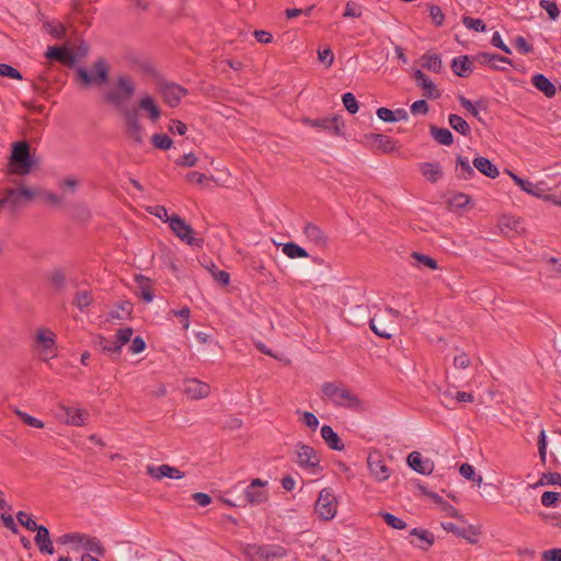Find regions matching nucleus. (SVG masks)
Returning <instances> with one entry per match:
<instances>
[{"instance_id": "f257e3e1", "label": "nucleus", "mask_w": 561, "mask_h": 561, "mask_svg": "<svg viewBox=\"0 0 561 561\" xmlns=\"http://www.w3.org/2000/svg\"><path fill=\"white\" fill-rule=\"evenodd\" d=\"M35 164L36 161L31 154V145L27 141L21 140L12 144L9 158L10 173L26 175L31 173Z\"/></svg>"}, {"instance_id": "f03ea898", "label": "nucleus", "mask_w": 561, "mask_h": 561, "mask_svg": "<svg viewBox=\"0 0 561 561\" xmlns=\"http://www.w3.org/2000/svg\"><path fill=\"white\" fill-rule=\"evenodd\" d=\"M36 196L32 188L19 185V187H5L0 197V208H9L12 213L30 203Z\"/></svg>"}, {"instance_id": "7ed1b4c3", "label": "nucleus", "mask_w": 561, "mask_h": 561, "mask_svg": "<svg viewBox=\"0 0 561 561\" xmlns=\"http://www.w3.org/2000/svg\"><path fill=\"white\" fill-rule=\"evenodd\" d=\"M322 392L335 405L347 409H356L360 405V400L356 394L350 389L334 382H324L322 385Z\"/></svg>"}, {"instance_id": "20e7f679", "label": "nucleus", "mask_w": 561, "mask_h": 561, "mask_svg": "<svg viewBox=\"0 0 561 561\" xmlns=\"http://www.w3.org/2000/svg\"><path fill=\"white\" fill-rule=\"evenodd\" d=\"M136 91V84L128 76H119L116 87L104 94V101L115 106H121L129 100Z\"/></svg>"}, {"instance_id": "39448f33", "label": "nucleus", "mask_w": 561, "mask_h": 561, "mask_svg": "<svg viewBox=\"0 0 561 561\" xmlns=\"http://www.w3.org/2000/svg\"><path fill=\"white\" fill-rule=\"evenodd\" d=\"M124 118L125 134L136 145L144 144L145 128L140 123L139 113L136 108L121 107Z\"/></svg>"}, {"instance_id": "423d86ee", "label": "nucleus", "mask_w": 561, "mask_h": 561, "mask_svg": "<svg viewBox=\"0 0 561 561\" xmlns=\"http://www.w3.org/2000/svg\"><path fill=\"white\" fill-rule=\"evenodd\" d=\"M77 78L83 85H102L108 81L110 69L104 58H99L93 64V71L84 68L77 69Z\"/></svg>"}, {"instance_id": "0eeeda50", "label": "nucleus", "mask_w": 561, "mask_h": 561, "mask_svg": "<svg viewBox=\"0 0 561 561\" xmlns=\"http://www.w3.org/2000/svg\"><path fill=\"white\" fill-rule=\"evenodd\" d=\"M296 462L301 469L311 474H317L321 471V457L313 447L307 444L298 443L296 445Z\"/></svg>"}, {"instance_id": "6e6552de", "label": "nucleus", "mask_w": 561, "mask_h": 561, "mask_svg": "<svg viewBox=\"0 0 561 561\" xmlns=\"http://www.w3.org/2000/svg\"><path fill=\"white\" fill-rule=\"evenodd\" d=\"M169 226L173 233L188 245L198 249L203 248L204 239L194 237L193 228L179 215H171L169 219Z\"/></svg>"}, {"instance_id": "1a4fd4ad", "label": "nucleus", "mask_w": 561, "mask_h": 561, "mask_svg": "<svg viewBox=\"0 0 561 561\" xmlns=\"http://www.w3.org/2000/svg\"><path fill=\"white\" fill-rule=\"evenodd\" d=\"M337 500L330 488L320 491L314 504V511L323 520H331L335 517Z\"/></svg>"}, {"instance_id": "9d476101", "label": "nucleus", "mask_w": 561, "mask_h": 561, "mask_svg": "<svg viewBox=\"0 0 561 561\" xmlns=\"http://www.w3.org/2000/svg\"><path fill=\"white\" fill-rule=\"evenodd\" d=\"M158 90L163 101L171 107H176L187 94V90L184 87L168 80H160L158 82Z\"/></svg>"}, {"instance_id": "9b49d317", "label": "nucleus", "mask_w": 561, "mask_h": 561, "mask_svg": "<svg viewBox=\"0 0 561 561\" xmlns=\"http://www.w3.org/2000/svg\"><path fill=\"white\" fill-rule=\"evenodd\" d=\"M266 485L267 481L253 479L243 491L244 502L250 505H259L266 502L268 499V493L264 490Z\"/></svg>"}, {"instance_id": "f8f14e48", "label": "nucleus", "mask_w": 561, "mask_h": 561, "mask_svg": "<svg viewBox=\"0 0 561 561\" xmlns=\"http://www.w3.org/2000/svg\"><path fill=\"white\" fill-rule=\"evenodd\" d=\"M506 172L510 174V176L512 178L514 183L522 188V191L526 192L527 194H529L531 196L540 198L543 196V193H547L550 191V187L543 181H540L538 183H531L528 180L519 178L517 174H515L514 172H512L510 170H506Z\"/></svg>"}, {"instance_id": "ddd939ff", "label": "nucleus", "mask_w": 561, "mask_h": 561, "mask_svg": "<svg viewBox=\"0 0 561 561\" xmlns=\"http://www.w3.org/2000/svg\"><path fill=\"white\" fill-rule=\"evenodd\" d=\"M367 466L371 476H374L377 481H386L389 478V468L386 466L381 454L377 450L369 453Z\"/></svg>"}, {"instance_id": "4468645a", "label": "nucleus", "mask_w": 561, "mask_h": 561, "mask_svg": "<svg viewBox=\"0 0 561 561\" xmlns=\"http://www.w3.org/2000/svg\"><path fill=\"white\" fill-rule=\"evenodd\" d=\"M45 57L68 67H72L77 62L76 54L71 49L61 46H49L45 53Z\"/></svg>"}, {"instance_id": "2eb2a0df", "label": "nucleus", "mask_w": 561, "mask_h": 561, "mask_svg": "<svg viewBox=\"0 0 561 561\" xmlns=\"http://www.w3.org/2000/svg\"><path fill=\"white\" fill-rule=\"evenodd\" d=\"M307 122L317 128H322L324 130H328L334 136H342V128L344 127V121L341 116L335 115L332 117H321L317 119H307Z\"/></svg>"}, {"instance_id": "dca6fc26", "label": "nucleus", "mask_w": 561, "mask_h": 561, "mask_svg": "<svg viewBox=\"0 0 561 561\" xmlns=\"http://www.w3.org/2000/svg\"><path fill=\"white\" fill-rule=\"evenodd\" d=\"M442 527L457 537L466 539L469 543L476 545L481 534L480 527L470 525L467 528H460L453 523H443Z\"/></svg>"}, {"instance_id": "f3484780", "label": "nucleus", "mask_w": 561, "mask_h": 561, "mask_svg": "<svg viewBox=\"0 0 561 561\" xmlns=\"http://www.w3.org/2000/svg\"><path fill=\"white\" fill-rule=\"evenodd\" d=\"M37 343L42 346V352L44 353L43 359L48 360L56 356V342L54 337V333L50 331L39 330L37 332Z\"/></svg>"}, {"instance_id": "a211bd4d", "label": "nucleus", "mask_w": 561, "mask_h": 561, "mask_svg": "<svg viewBox=\"0 0 561 561\" xmlns=\"http://www.w3.org/2000/svg\"><path fill=\"white\" fill-rule=\"evenodd\" d=\"M408 465L421 474H430L434 470V462L430 458H423L419 451H412L408 456Z\"/></svg>"}, {"instance_id": "6ab92c4d", "label": "nucleus", "mask_w": 561, "mask_h": 561, "mask_svg": "<svg viewBox=\"0 0 561 561\" xmlns=\"http://www.w3.org/2000/svg\"><path fill=\"white\" fill-rule=\"evenodd\" d=\"M36 536L34 538L35 543L41 553L54 554L55 548L53 541L50 539V534L47 527L44 525H39L37 529H35Z\"/></svg>"}, {"instance_id": "aec40b11", "label": "nucleus", "mask_w": 561, "mask_h": 561, "mask_svg": "<svg viewBox=\"0 0 561 561\" xmlns=\"http://www.w3.org/2000/svg\"><path fill=\"white\" fill-rule=\"evenodd\" d=\"M413 78L416 84L424 90V95L430 99L440 98V92L436 85L420 69L414 70Z\"/></svg>"}, {"instance_id": "412c9836", "label": "nucleus", "mask_w": 561, "mask_h": 561, "mask_svg": "<svg viewBox=\"0 0 561 561\" xmlns=\"http://www.w3.org/2000/svg\"><path fill=\"white\" fill-rule=\"evenodd\" d=\"M531 84L540 91L546 98H553L557 93V87L542 73H536L531 77Z\"/></svg>"}, {"instance_id": "4be33fe9", "label": "nucleus", "mask_w": 561, "mask_h": 561, "mask_svg": "<svg viewBox=\"0 0 561 561\" xmlns=\"http://www.w3.org/2000/svg\"><path fill=\"white\" fill-rule=\"evenodd\" d=\"M256 554L265 561H273L285 558L287 549L279 545H265L257 547Z\"/></svg>"}, {"instance_id": "5701e85b", "label": "nucleus", "mask_w": 561, "mask_h": 561, "mask_svg": "<svg viewBox=\"0 0 561 561\" xmlns=\"http://www.w3.org/2000/svg\"><path fill=\"white\" fill-rule=\"evenodd\" d=\"M210 392V387L197 379H192L186 382L185 393L193 400L206 398Z\"/></svg>"}, {"instance_id": "b1692460", "label": "nucleus", "mask_w": 561, "mask_h": 561, "mask_svg": "<svg viewBox=\"0 0 561 561\" xmlns=\"http://www.w3.org/2000/svg\"><path fill=\"white\" fill-rule=\"evenodd\" d=\"M304 233L306 238L317 247L324 248L328 243V237L323 230L312 222L305 225Z\"/></svg>"}, {"instance_id": "393cba45", "label": "nucleus", "mask_w": 561, "mask_h": 561, "mask_svg": "<svg viewBox=\"0 0 561 561\" xmlns=\"http://www.w3.org/2000/svg\"><path fill=\"white\" fill-rule=\"evenodd\" d=\"M453 72L461 78H467L472 72V61L469 56H458L451 61Z\"/></svg>"}, {"instance_id": "a878e982", "label": "nucleus", "mask_w": 561, "mask_h": 561, "mask_svg": "<svg viewBox=\"0 0 561 561\" xmlns=\"http://www.w3.org/2000/svg\"><path fill=\"white\" fill-rule=\"evenodd\" d=\"M472 163L480 173L490 179H495L500 174L497 167L485 157H476Z\"/></svg>"}, {"instance_id": "bb28decb", "label": "nucleus", "mask_w": 561, "mask_h": 561, "mask_svg": "<svg viewBox=\"0 0 561 561\" xmlns=\"http://www.w3.org/2000/svg\"><path fill=\"white\" fill-rule=\"evenodd\" d=\"M321 437L332 450H344L345 446L342 443L337 433L330 425H323L321 427Z\"/></svg>"}, {"instance_id": "cd10ccee", "label": "nucleus", "mask_w": 561, "mask_h": 561, "mask_svg": "<svg viewBox=\"0 0 561 561\" xmlns=\"http://www.w3.org/2000/svg\"><path fill=\"white\" fill-rule=\"evenodd\" d=\"M138 106L140 110L148 113L151 122L156 123L161 116V110L156 103L154 99L150 95H145L139 100Z\"/></svg>"}, {"instance_id": "c85d7f7f", "label": "nucleus", "mask_w": 561, "mask_h": 561, "mask_svg": "<svg viewBox=\"0 0 561 561\" xmlns=\"http://www.w3.org/2000/svg\"><path fill=\"white\" fill-rule=\"evenodd\" d=\"M473 59L477 60L478 62L482 64V65H491V67L494 70H501V71H504L505 68L492 64L493 61L496 60V61L505 62V64H508V65H513V60L512 59H510L507 57H504V56H501V55H497V54H491V53H479L478 55H476L473 57Z\"/></svg>"}, {"instance_id": "c756f323", "label": "nucleus", "mask_w": 561, "mask_h": 561, "mask_svg": "<svg viewBox=\"0 0 561 561\" xmlns=\"http://www.w3.org/2000/svg\"><path fill=\"white\" fill-rule=\"evenodd\" d=\"M65 414L67 416V424L73 426H82L85 423V420L89 416V412L83 409H77L72 407H62Z\"/></svg>"}, {"instance_id": "7c9ffc66", "label": "nucleus", "mask_w": 561, "mask_h": 561, "mask_svg": "<svg viewBox=\"0 0 561 561\" xmlns=\"http://www.w3.org/2000/svg\"><path fill=\"white\" fill-rule=\"evenodd\" d=\"M430 134L433 139L444 146H451L454 144V135L447 128L438 127L434 124L430 125Z\"/></svg>"}, {"instance_id": "2f4dec72", "label": "nucleus", "mask_w": 561, "mask_h": 561, "mask_svg": "<svg viewBox=\"0 0 561 561\" xmlns=\"http://www.w3.org/2000/svg\"><path fill=\"white\" fill-rule=\"evenodd\" d=\"M422 175L431 183H436L443 176V169L438 163L424 162L420 165Z\"/></svg>"}, {"instance_id": "473e14b6", "label": "nucleus", "mask_w": 561, "mask_h": 561, "mask_svg": "<svg viewBox=\"0 0 561 561\" xmlns=\"http://www.w3.org/2000/svg\"><path fill=\"white\" fill-rule=\"evenodd\" d=\"M456 174L457 178L460 180H471L476 172L473 168L470 165V162L468 158H465L462 156H457L456 158Z\"/></svg>"}, {"instance_id": "72a5a7b5", "label": "nucleus", "mask_w": 561, "mask_h": 561, "mask_svg": "<svg viewBox=\"0 0 561 561\" xmlns=\"http://www.w3.org/2000/svg\"><path fill=\"white\" fill-rule=\"evenodd\" d=\"M80 545H82V547L87 551L93 552L99 557L105 556L106 550H105L104 546L102 545L101 540L96 537H92V536L83 534V539L81 540Z\"/></svg>"}, {"instance_id": "f704fd0d", "label": "nucleus", "mask_w": 561, "mask_h": 561, "mask_svg": "<svg viewBox=\"0 0 561 561\" xmlns=\"http://www.w3.org/2000/svg\"><path fill=\"white\" fill-rule=\"evenodd\" d=\"M368 139H373L377 147L383 152V153H390L396 149V144L393 139L389 136L381 135V134H370L366 136Z\"/></svg>"}, {"instance_id": "c9c22d12", "label": "nucleus", "mask_w": 561, "mask_h": 561, "mask_svg": "<svg viewBox=\"0 0 561 561\" xmlns=\"http://www.w3.org/2000/svg\"><path fill=\"white\" fill-rule=\"evenodd\" d=\"M135 279L139 285L141 299L146 302H151L154 297V293L150 284L151 280L144 275H136Z\"/></svg>"}, {"instance_id": "e433bc0d", "label": "nucleus", "mask_w": 561, "mask_h": 561, "mask_svg": "<svg viewBox=\"0 0 561 561\" xmlns=\"http://www.w3.org/2000/svg\"><path fill=\"white\" fill-rule=\"evenodd\" d=\"M421 59H422L423 68H425L430 71H433L435 73H439L442 71L443 66H442V59H440L439 55L425 53Z\"/></svg>"}, {"instance_id": "4c0bfd02", "label": "nucleus", "mask_w": 561, "mask_h": 561, "mask_svg": "<svg viewBox=\"0 0 561 561\" xmlns=\"http://www.w3.org/2000/svg\"><path fill=\"white\" fill-rule=\"evenodd\" d=\"M410 535L420 539L421 543H419L417 547L423 550H427L435 541L434 534L427 529L413 528Z\"/></svg>"}, {"instance_id": "58836bf2", "label": "nucleus", "mask_w": 561, "mask_h": 561, "mask_svg": "<svg viewBox=\"0 0 561 561\" xmlns=\"http://www.w3.org/2000/svg\"><path fill=\"white\" fill-rule=\"evenodd\" d=\"M448 123L454 130L463 136H469L471 133L469 124L457 114H449Z\"/></svg>"}, {"instance_id": "ea45409f", "label": "nucleus", "mask_w": 561, "mask_h": 561, "mask_svg": "<svg viewBox=\"0 0 561 561\" xmlns=\"http://www.w3.org/2000/svg\"><path fill=\"white\" fill-rule=\"evenodd\" d=\"M48 279L56 290L64 291L66 289L67 276L64 270L55 268L49 274Z\"/></svg>"}, {"instance_id": "a19ab883", "label": "nucleus", "mask_w": 561, "mask_h": 561, "mask_svg": "<svg viewBox=\"0 0 561 561\" xmlns=\"http://www.w3.org/2000/svg\"><path fill=\"white\" fill-rule=\"evenodd\" d=\"M93 302V297L89 290H80L76 293L73 305L80 310L84 311Z\"/></svg>"}, {"instance_id": "79ce46f5", "label": "nucleus", "mask_w": 561, "mask_h": 561, "mask_svg": "<svg viewBox=\"0 0 561 561\" xmlns=\"http://www.w3.org/2000/svg\"><path fill=\"white\" fill-rule=\"evenodd\" d=\"M283 252L290 259L308 257V252L295 242L283 244Z\"/></svg>"}, {"instance_id": "37998d69", "label": "nucleus", "mask_w": 561, "mask_h": 561, "mask_svg": "<svg viewBox=\"0 0 561 561\" xmlns=\"http://www.w3.org/2000/svg\"><path fill=\"white\" fill-rule=\"evenodd\" d=\"M131 312H133V304L129 301H122L118 305L117 310L111 311L110 316L112 319L123 320V319L129 318L131 316Z\"/></svg>"}, {"instance_id": "c03bdc74", "label": "nucleus", "mask_w": 561, "mask_h": 561, "mask_svg": "<svg viewBox=\"0 0 561 561\" xmlns=\"http://www.w3.org/2000/svg\"><path fill=\"white\" fill-rule=\"evenodd\" d=\"M469 195L465 193L455 194L448 202V207L450 210L462 209L470 203Z\"/></svg>"}, {"instance_id": "a18cd8bd", "label": "nucleus", "mask_w": 561, "mask_h": 561, "mask_svg": "<svg viewBox=\"0 0 561 561\" xmlns=\"http://www.w3.org/2000/svg\"><path fill=\"white\" fill-rule=\"evenodd\" d=\"M459 473L467 480L476 482L478 485L482 483V477L476 473L473 466L470 463H462L459 468Z\"/></svg>"}, {"instance_id": "49530a36", "label": "nucleus", "mask_w": 561, "mask_h": 561, "mask_svg": "<svg viewBox=\"0 0 561 561\" xmlns=\"http://www.w3.org/2000/svg\"><path fill=\"white\" fill-rule=\"evenodd\" d=\"M206 268L209 271V273L213 275L214 279L218 282L222 286H227L230 282V275L226 271H219L217 270L216 265L214 263H210L209 265H206Z\"/></svg>"}, {"instance_id": "de8ad7c7", "label": "nucleus", "mask_w": 561, "mask_h": 561, "mask_svg": "<svg viewBox=\"0 0 561 561\" xmlns=\"http://www.w3.org/2000/svg\"><path fill=\"white\" fill-rule=\"evenodd\" d=\"M96 344L105 353L116 356L121 354L119 345L112 343L104 336H99Z\"/></svg>"}, {"instance_id": "09e8293b", "label": "nucleus", "mask_w": 561, "mask_h": 561, "mask_svg": "<svg viewBox=\"0 0 561 561\" xmlns=\"http://www.w3.org/2000/svg\"><path fill=\"white\" fill-rule=\"evenodd\" d=\"M152 145L157 149L168 150L172 147V139L165 134H154L151 138Z\"/></svg>"}, {"instance_id": "8fccbe9b", "label": "nucleus", "mask_w": 561, "mask_h": 561, "mask_svg": "<svg viewBox=\"0 0 561 561\" xmlns=\"http://www.w3.org/2000/svg\"><path fill=\"white\" fill-rule=\"evenodd\" d=\"M14 412L24 424L35 428L44 427V423L41 420L27 414L26 412H23L19 409H15Z\"/></svg>"}, {"instance_id": "3c124183", "label": "nucleus", "mask_w": 561, "mask_h": 561, "mask_svg": "<svg viewBox=\"0 0 561 561\" xmlns=\"http://www.w3.org/2000/svg\"><path fill=\"white\" fill-rule=\"evenodd\" d=\"M381 517L383 518L385 523L390 526L391 528H394V529H404L407 527V523L394 516L393 514H390V513H380Z\"/></svg>"}, {"instance_id": "603ef678", "label": "nucleus", "mask_w": 561, "mask_h": 561, "mask_svg": "<svg viewBox=\"0 0 561 561\" xmlns=\"http://www.w3.org/2000/svg\"><path fill=\"white\" fill-rule=\"evenodd\" d=\"M411 256L416 261L417 265H424L431 270H437L438 267L437 262L428 255L412 252Z\"/></svg>"}, {"instance_id": "864d4df0", "label": "nucleus", "mask_w": 561, "mask_h": 561, "mask_svg": "<svg viewBox=\"0 0 561 561\" xmlns=\"http://www.w3.org/2000/svg\"><path fill=\"white\" fill-rule=\"evenodd\" d=\"M342 102L344 107L351 113L355 114L359 110L358 102L355 98V95L351 92H346L342 95Z\"/></svg>"}, {"instance_id": "5fc2aeb1", "label": "nucleus", "mask_w": 561, "mask_h": 561, "mask_svg": "<svg viewBox=\"0 0 561 561\" xmlns=\"http://www.w3.org/2000/svg\"><path fill=\"white\" fill-rule=\"evenodd\" d=\"M539 5L547 11L549 18L556 21L560 14V10L556 1L540 0Z\"/></svg>"}, {"instance_id": "6e6d98bb", "label": "nucleus", "mask_w": 561, "mask_h": 561, "mask_svg": "<svg viewBox=\"0 0 561 561\" xmlns=\"http://www.w3.org/2000/svg\"><path fill=\"white\" fill-rule=\"evenodd\" d=\"M462 23L467 28L473 30L476 32H484L486 30V25L481 19L463 16Z\"/></svg>"}, {"instance_id": "4d7b16f0", "label": "nucleus", "mask_w": 561, "mask_h": 561, "mask_svg": "<svg viewBox=\"0 0 561 561\" xmlns=\"http://www.w3.org/2000/svg\"><path fill=\"white\" fill-rule=\"evenodd\" d=\"M18 522L25 527L30 531H35L38 528V524H36L27 513L20 511L16 513Z\"/></svg>"}, {"instance_id": "13d9d810", "label": "nucleus", "mask_w": 561, "mask_h": 561, "mask_svg": "<svg viewBox=\"0 0 561 561\" xmlns=\"http://www.w3.org/2000/svg\"><path fill=\"white\" fill-rule=\"evenodd\" d=\"M46 28L57 39H64L67 35L66 27L61 23H47Z\"/></svg>"}, {"instance_id": "bf43d9fd", "label": "nucleus", "mask_w": 561, "mask_h": 561, "mask_svg": "<svg viewBox=\"0 0 561 561\" xmlns=\"http://www.w3.org/2000/svg\"><path fill=\"white\" fill-rule=\"evenodd\" d=\"M561 494L552 491H546L541 495V504L546 507H553L560 500Z\"/></svg>"}, {"instance_id": "052dcab7", "label": "nucleus", "mask_w": 561, "mask_h": 561, "mask_svg": "<svg viewBox=\"0 0 561 561\" xmlns=\"http://www.w3.org/2000/svg\"><path fill=\"white\" fill-rule=\"evenodd\" d=\"M0 77H8L15 80H22L21 72L8 64H0Z\"/></svg>"}, {"instance_id": "680f3d73", "label": "nucleus", "mask_w": 561, "mask_h": 561, "mask_svg": "<svg viewBox=\"0 0 561 561\" xmlns=\"http://www.w3.org/2000/svg\"><path fill=\"white\" fill-rule=\"evenodd\" d=\"M428 9H430V16L432 18L433 23L436 26H442L445 21V15H444L442 9L435 4H431Z\"/></svg>"}, {"instance_id": "e2e57ef3", "label": "nucleus", "mask_w": 561, "mask_h": 561, "mask_svg": "<svg viewBox=\"0 0 561 561\" xmlns=\"http://www.w3.org/2000/svg\"><path fill=\"white\" fill-rule=\"evenodd\" d=\"M133 335V329L131 328H123L119 329L116 333V344L119 345V350H122V346L125 345L130 341V337Z\"/></svg>"}, {"instance_id": "0e129e2a", "label": "nucleus", "mask_w": 561, "mask_h": 561, "mask_svg": "<svg viewBox=\"0 0 561 561\" xmlns=\"http://www.w3.org/2000/svg\"><path fill=\"white\" fill-rule=\"evenodd\" d=\"M539 484H551V485H560L561 486V474L558 472H548L543 473L541 477Z\"/></svg>"}, {"instance_id": "69168bd1", "label": "nucleus", "mask_w": 561, "mask_h": 561, "mask_svg": "<svg viewBox=\"0 0 561 561\" xmlns=\"http://www.w3.org/2000/svg\"><path fill=\"white\" fill-rule=\"evenodd\" d=\"M369 328L380 337L390 339L392 336V333L389 331V329L386 325L378 327L375 319L369 320Z\"/></svg>"}, {"instance_id": "338daca9", "label": "nucleus", "mask_w": 561, "mask_h": 561, "mask_svg": "<svg viewBox=\"0 0 561 561\" xmlns=\"http://www.w3.org/2000/svg\"><path fill=\"white\" fill-rule=\"evenodd\" d=\"M514 44L516 48L524 55L531 53L534 49L533 46L523 36H517L514 39Z\"/></svg>"}, {"instance_id": "774afa93", "label": "nucleus", "mask_w": 561, "mask_h": 561, "mask_svg": "<svg viewBox=\"0 0 561 561\" xmlns=\"http://www.w3.org/2000/svg\"><path fill=\"white\" fill-rule=\"evenodd\" d=\"M542 561H561V548L546 550L541 554Z\"/></svg>"}]
</instances>
